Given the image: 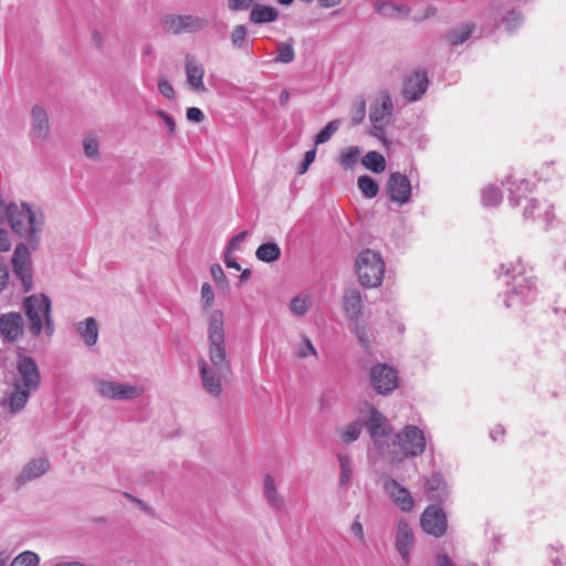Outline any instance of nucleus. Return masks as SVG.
I'll use <instances>...</instances> for the list:
<instances>
[{
	"instance_id": "f257e3e1",
	"label": "nucleus",
	"mask_w": 566,
	"mask_h": 566,
	"mask_svg": "<svg viewBox=\"0 0 566 566\" xmlns=\"http://www.w3.org/2000/svg\"><path fill=\"white\" fill-rule=\"evenodd\" d=\"M208 359H200L199 375L203 389L213 398L222 392V381L231 375V361L226 348L224 314L221 310L207 313Z\"/></svg>"
},
{
	"instance_id": "f03ea898",
	"label": "nucleus",
	"mask_w": 566,
	"mask_h": 566,
	"mask_svg": "<svg viewBox=\"0 0 566 566\" xmlns=\"http://www.w3.org/2000/svg\"><path fill=\"white\" fill-rule=\"evenodd\" d=\"M8 223L12 231L21 238H25L33 245L40 241L39 233L42 231L44 217L41 212L32 210L28 203H9L7 206Z\"/></svg>"
},
{
	"instance_id": "7ed1b4c3",
	"label": "nucleus",
	"mask_w": 566,
	"mask_h": 566,
	"mask_svg": "<svg viewBox=\"0 0 566 566\" xmlns=\"http://www.w3.org/2000/svg\"><path fill=\"white\" fill-rule=\"evenodd\" d=\"M387 459L391 464L400 463L405 458L421 455L426 450L424 433L417 426H405L394 438Z\"/></svg>"
},
{
	"instance_id": "20e7f679",
	"label": "nucleus",
	"mask_w": 566,
	"mask_h": 566,
	"mask_svg": "<svg viewBox=\"0 0 566 566\" xmlns=\"http://www.w3.org/2000/svg\"><path fill=\"white\" fill-rule=\"evenodd\" d=\"M505 276H511L506 282L507 291L504 295V305L507 308L520 307L533 298L535 281L532 275L522 271V265L505 269Z\"/></svg>"
},
{
	"instance_id": "39448f33",
	"label": "nucleus",
	"mask_w": 566,
	"mask_h": 566,
	"mask_svg": "<svg viewBox=\"0 0 566 566\" xmlns=\"http://www.w3.org/2000/svg\"><path fill=\"white\" fill-rule=\"evenodd\" d=\"M24 310L29 321V331L38 336L43 328L48 336L54 333V325L51 317V301L44 294L31 295L24 301Z\"/></svg>"
},
{
	"instance_id": "423d86ee",
	"label": "nucleus",
	"mask_w": 566,
	"mask_h": 566,
	"mask_svg": "<svg viewBox=\"0 0 566 566\" xmlns=\"http://www.w3.org/2000/svg\"><path fill=\"white\" fill-rule=\"evenodd\" d=\"M367 429L371 439L373 449L382 458L388 457L394 446L395 434L389 420L374 406H368Z\"/></svg>"
},
{
	"instance_id": "0eeeda50",
	"label": "nucleus",
	"mask_w": 566,
	"mask_h": 566,
	"mask_svg": "<svg viewBox=\"0 0 566 566\" xmlns=\"http://www.w3.org/2000/svg\"><path fill=\"white\" fill-rule=\"evenodd\" d=\"M356 272L364 287H377L384 280L385 262L379 253L369 249L363 250L356 260Z\"/></svg>"
},
{
	"instance_id": "6e6552de",
	"label": "nucleus",
	"mask_w": 566,
	"mask_h": 566,
	"mask_svg": "<svg viewBox=\"0 0 566 566\" xmlns=\"http://www.w3.org/2000/svg\"><path fill=\"white\" fill-rule=\"evenodd\" d=\"M92 382L98 396L111 400H132L140 397L144 392L140 386L118 382L101 377H94Z\"/></svg>"
},
{
	"instance_id": "1a4fd4ad",
	"label": "nucleus",
	"mask_w": 566,
	"mask_h": 566,
	"mask_svg": "<svg viewBox=\"0 0 566 566\" xmlns=\"http://www.w3.org/2000/svg\"><path fill=\"white\" fill-rule=\"evenodd\" d=\"M208 25V20L197 14H166L161 19L163 29L171 34L196 33Z\"/></svg>"
},
{
	"instance_id": "9d476101",
	"label": "nucleus",
	"mask_w": 566,
	"mask_h": 566,
	"mask_svg": "<svg viewBox=\"0 0 566 566\" xmlns=\"http://www.w3.org/2000/svg\"><path fill=\"white\" fill-rule=\"evenodd\" d=\"M41 375L35 360L30 356L20 355L12 385L33 392L39 389Z\"/></svg>"
},
{
	"instance_id": "9b49d317",
	"label": "nucleus",
	"mask_w": 566,
	"mask_h": 566,
	"mask_svg": "<svg viewBox=\"0 0 566 566\" xmlns=\"http://www.w3.org/2000/svg\"><path fill=\"white\" fill-rule=\"evenodd\" d=\"M12 265L15 276L22 283L23 291L30 292L33 286L32 263L30 251L24 243L17 244L12 255Z\"/></svg>"
},
{
	"instance_id": "f8f14e48",
	"label": "nucleus",
	"mask_w": 566,
	"mask_h": 566,
	"mask_svg": "<svg viewBox=\"0 0 566 566\" xmlns=\"http://www.w3.org/2000/svg\"><path fill=\"white\" fill-rule=\"evenodd\" d=\"M370 384L379 395H388L398 387L397 371L387 364H377L370 369Z\"/></svg>"
},
{
	"instance_id": "ddd939ff",
	"label": "nucleus",
	"mask_w": 566,
	"mask_h": 566,
	"mask_svg": "<svg viewBox=\"0 0 566 566\" xmlns=\"http://www.w3.org/2000/svg\"><path fill=\"white\" fill-rule=\"evenodd\" d=\"M411 189L409 178L400 172H392L386 184V192L389 199L399 206L410 200Z\"/></svg>"
},
{
	"instance_id": "4468645a",
	"label": "nucleus",
	"mask_w": 566,
	"mask_h": 566,
	"mask_svg": "<svg viewBox=\"0 0 566 566\" xmlns=\"http://www.w3.org/2000/svg\"><path fill=\"white\" fill-rule=\"evenodd\" d=\"M382 489L401 511H412L415 506V501L411 493L407 488L402 486L396 479L385 476L382 479Z\"/></svg>"
},
{
	"instance_id": "2eb2a0df",
	"label": "nucleus",
	"mask_w": 566,
	"mask_h": 566,
	"mask_svg": "<svg viewBox=\"0 0 566 566\" xmlns=\"http://www.w3.org/2000/svg\"><path fill=\"white\" fill-rule=\"evenodd\" d=\"M422 530L436 537H440L447 530V517L444 512L438 507H427L421 515Z\"/></svg>"
},
{
	"instance_id": "dca6fc26",
	"label": "nucleus",
	"mask_w": 566,
	"mask_h": 566,
	"mask_svg": "<svg viewBox=\"0 0 566 566\" xmlns=\"http://www.w3.org/2000/svg\"><path fill=\"white\" fill-rule=\"evenodd\" d=\"M524 200L525 206L523 214L525 220L532 219L534 221H542L544 229H548L554 219L552 206L547 201H538L533 198H524Z\"/></svg>"
},
{
	"instance_id": "f3484780",
	"label": "nucleus",
	"mask_w": 566,
	"mask_h": 566,
	"mask_svg": "<svg viewBox=\"0 0 566 566\" xmlns=\"http://www.w3.org/2000/svg\"><path fill=\"white\" fill-rule=\"evenodd\" d=\"M185 71L187 83L190 88L197 93H205L207 91V87L203 83L205 69L193 55H186Z\"/></svg>"
},
{
	"instance_id": "a211bd4d",
	"label": "nucleus",
	"mask_w": 566,
	"mask_h": 566,
	"mask_svg": "<svg viewBox=\"0 0 566 566\" xmlns=\"http://www.w3.org/2000/svg\"><path fill=\"white\" fill-rule=\"evenodd\" d=\"M428 76L424 71H416L411 73L403 85V96L409 102H416L427 92Z\"/></svg>"
},
{
	"instance_id": "6ab92c4d",
	"label": "nucleus",
	"mask_w": 566,
	"mask_h": 566,
	"mask_svg": "<svg viewBox=\"0 0 566 566\" xmlns=\"http://www.w3.org/2000/svg\"><path fill=\"white\" fill-rule=\"evenodd\" d=\"M24 322L21 314L11 312L0 316V333L10 342L17 340L22 336Z\"/></svg>"
},
{
	"instance_id": "aec40b11",
	"label": "nucleus",
	"mask_w": 566,
	"mask_h": 566,
	"mask_svg": "<svg viewBox=\"0 0 566 566\" xmlns=\"http://www.w3.org/2000/svg\"><path fill=\"white\" fill-rule=\"evenodd\" d=\"M31 394L32 392L25 389L12 385L11 390L4 395L0 405L2 409L10 415H18L24 409Z\"/></svg>"
},
{
	"instance_id": "412c9836",
	"label": "nucleus",
	"mask_w": 566,
	"mask_h": 566,
	"mask_svg": "<svg viewBox=\"0 0 566 566\" xmlns=\"http://www.w3.org/2000/svg\"><path fill=\"white\" fill-rule=\"evenodd\" d=\"M413 541V532L409 523L406 520L398 521L396 530V548L406 563L409 560Z\"/></svg>"
},
{
	"instance_id": "4be33fe9",
	"label": "nucleus",
	"mask_w": 566,
	"mask_h": 566,
	"mask_svg": "<svg viewBox=\"0 0 566 566\" xmlns=\"http://www.w3.org/2000/svg\"><path fill=\"white\" fill-rule=\"evenodd\" d=\"M50 469V462L46 458H38L29 461L15 479L17 484L23 485L27 482L35 480L45 474Z\"/></svg>"
},
{
	"instance_id": "5701e85b",
	"label": "nucleus",
	"mask_w": 566,
	"mask_h": 566,
	"mask_svg": "<svg viewBox=\"0 0 566 566\" xmlns=\"http://www.w3.org/2000/svg\"><path fill=\"white\" fill-rule=\"evenodd\" d=\"M50 133V123L46 111L39 106L34 105L31 108V134L33 138L43 140L49 136Z\"/></svg>"
},
{
	"instance_id": "b1692460",
	"label": "nucleus",
	"mask_w": 566,
	"mask_h": 566,
	"mask_svg": "<svg viewBox=\"0 0 566 566\" xmlns=\"http://www.w3.org/2000/svg\"><path fill=\"white\" fill-rule=\"evenodd\" d=\"M363 298L358 289H349L343 297V310L349 321L358 322L361 316Z\"/></svg>"
},
{
	"instance_id": "393cba45",
	"label": "nucleus",
	"mask_w": 566,
	"mask_h": 566,
	"mask_svg": "<svg viewBox=\"0 0 566 566\" xmlns=\"http://www.w3.org/2000/svg\"><path fill=\"white\" fill-rule=\"evenodd\" d=\"M394 105L389 94L384 93L370 108L371 123H389L392 116Z\"/></svg>"
},
{
	"instance_id": "a878e982",
	"label": "nucleus",
	"mask_w": 566,
	"mask_h": 566,
	"mask_svg": "<svg viewBox=\"0 0 566 566\" xmlns=\"http://www.w3.org/2000/svg\"><path fill=\"white\" fill-rule=\"evenodd\" d=\"M424 489L429 499L436 502H443L449 494L444 479L438 473H433L426 480Z\"/></svg>"
},
{
	"instance_id": "bb28decb",
	"label": "nucleus",
	"mask_w": 566,
	"mask_h": 566,
	"mask_svg": "<svg viewBox=\"0 0 566 566\" xmlns=\"http://www.w3.org/2000/svg\"><path fill=\"white\" fill-rule=\"evenodd\" d=\"M263 494L268 504L274 511H282L285 507L283 497L276 491L275 480L271 474H266L263 480Z\"/></svg>"
},
{
	"instance_id": "cd10ccee",
	"label": "nucleus",
	"mask_w": 566,
	"mask_h": 566,
	"mask_svg": "<svg viewBox=\"0 0 566 566\" xmlns=\"http://www.w3.org/2000/svg\"><path fill=\"white\" fill-rule=\"evenodd\" d=\"M75 328L87 346H94L97 343L98 327L94 317L76 323Z\"/></svg>"
},
{
	"instance_id": "c85d7f7f",
	"label": "nucleus",
	"mask_w": 566,
	"mask_h": 566,
	"mask_svg": "<svg viewBox=\"0 0 566 566\" xmlns=\"http://www.w3.org/2000/svg\"><path fill=\"white\" fill-rule=\"evenodd\" d=\"M279 11L274 7L254 4L250 11L249 19L254 24L273 22L277 19Z\"/></svg>"
},
{
	"instance_id": "c756f323",
	"label": "nucleus",
	"mask_w": 566,
	"mask_h": 566,
	"mask_svg": "<svg viewBox=\"0 0 566 566\" xmlns=\"http://www.w3.org/2000/svg\"><path fill=\"white\" fill-rule=\"evenodd\" d=\"M474 29L473 23H463L450 29L444 36L450 45L458 46L471 38Z\"/></svg>"
},
{
	"instance_id": "7c9ffc66",
	"label": "nucleus",
	"mask_w": 566,
	"mask_h": 566,
	"mask_svg": "<svg viewBox=\"0 0 566 566\" xmlns=\"http://www.w3.org/2000/svg\"><path fill=\"white\" fill-rule=\"evenodd\" d=\"M255 256L265 263L277 261L281 258V248L275 242L263 243L256 249Z\"/></svg>"
},
{
	"instance_id": "2f4dec72",
	"label": "nucleus",
	"mask_w": 566,
	"mask_h": 566,
	"mask_svg": "<svg viewBox=\"0 0 566 566\" xmlns=\"http://www.w3.org/2000/svg\"><path fill=\"white\" fill-rule=\"evenodd\" d=\"M364 167L375 174H380L386 169L385 157L378 151H368L361 159Z\"/></svg>"
},
{
	"instance_id": "473e14b6",
	"label": "nucleus",
	"mask_w": 566,
	"mask_h": 566,
	"mask_svg": "<svg viewBox=\"0 0 566 566\" xmlns=\"http://www.w3.org/2000/svg\"><path fill=\"white\" fill-rule=\"evenodd\" d=\"M363 426L364 421L361 419H356L340 428L339 434L343 442L348 444L356 441L361 433Z\"/></svg>"
},
{
	"instance_id": "72a5a7b5",
	"label": "nucleus",
	"mask_w": 566,
	"mask_h": 566,
	"mask_svg": "<svg viewBox=\"0 0 566 566\" xmlns=\"http://www.w3.org/2000/svg\"><path fill=\"white\" fill-rule=\"evenodd\" d=\"M340 469L339 485L345 486L349 483L353 474V460L349 454H338Z\"/></svg>"
},
{
	"instance_id": "f704fd0d",
	"label": "nucleus",
	"mask_w": 566,
	"mask_h": 566,
	"mask_svg": "<svg viewBox=\"0 0 566 566\" xmlns=\"http://www.w3.org/2000/svg\"><path fill=\"white\" fill-rule=\"evenodd\" d=\"M358 189L361 191L364 197L371 199L378 195L379 186L369 176H360L357 180Z\"/></svg>"
},
{
	"instance_id": "c9c22d12",
	"label": "nucleus",
	"mask_w": 566,
	"mask_h": 566,
	"mask_svg": "<svg viewBox=\"0 0 566 566\" xmlns=\"http://www.w3.org/2000/svg\"><path fill=\"white\" fill-rule=\"evenodd\" d=\"M361 150L357 146L348 147L340 153L339 164L344 169H350L358 161Z\"/></svg>"
},
{
	"instance_id": "e433bc0d",
	"label": "nucleus",
	"mask_w": 566,
	"mask_h": 566,
	"mask_svg": "<svg viewBox=\"0 0 566 566\" xmlns=\"http://www.w3.org/2000/svg\"><path fill=\"white\" fill-rule=\"evenodd\" d=\"M312 300L310 295H296L290 302V310L296 316H303L310 310Z\"/></svg>"
},
{
	"instance_id": "4c0bfd02",
	"label": "nucleus",
	"mask_w": 566,
	"mask_h": 566,
	"mask_svg": "<svg viewBox=\"0 0 566 566\" xmlns=\"http://www.w3.org/2000/svg\"><path fill=\"white\" fill-rule=\"evenodd\" d=\"M366 116V101L363 96H357L350 107L352 125L360 124Z\"/></svg>"
},
{
	"instance_id": "58836bf2",
	"label": "nucleus",
	"mask_w": 566,
	"mask_h": 566,
	"mask_svg": "<svg viewBox=\"0 0 566 566\" xmlns=\"http://www.w3.org/2000/svg\"><path fill=\"white\" fill-rule=\"evenodd\" d=\"M509 191L511 193L510 201L513 206H520L522 197L525 192L530 191V181L526 179H520L518 185L512 182Z\"/></svg>"
},
{
	"instance_id": "ea45409f",
	"label": "nucleus",
	"mask_w": 566,
	"mask_h": 566,
	"mask_svg": "<svg viewBox=\"0 0 566 566\" xmlns=\"http://www.w3.org/2000/svg\"><path fill=\"white\" fill-rule=\"evenodd\" d=\"M502 201L501 190L495 186H488L482 191V203L485 207H495Z\"/></svg>"
},
{
	"instance_id": "a19ab883",
	"label": "nucleus",
	"mask_w": 566,
	"mask_h": 566,
	"mask_svg": "<svg viewBox=\"0 0 566 566\" xmlns=\"http://www.w3.org/2000/svg\"><path fill=\"white\" fill-rule=\"evenodd\" d=\"M40 557L32 551H24L17 555L10 566H39Z\"/></svg>"
},
{
	"instance_id": "79ce46f5",
	"label": "nucleus",
	"mask_w": 566,
	"mask_h": 566,
	"mask_svg": "<svg viewBox=\"0 0 566 566\" xmlns=\"http://www.w3.org/2000/svg\"><path fill=\"white\" fill-rule=\"evenodd\" d=\"M342 124L340 119L331 120L315 137L316 144H324L338 130Z\"/></svg>"
},
{
	"instance_id": "37998d69",
	"label": "nucleus",
	"mask_w": 566,
	"mask_h": 566,
	"mask_svg": "<svg viewBox=\"0 0 566 566\" xmlns=\"http://www.w3.org/2000/svg\"><path fill=\"white\" fill-rule=\"evenodd\" d=\"M295 59V51L291 43H280L279 54L275 57V62L291 63Z\"/></svg>"
},
{
	"instance_id": "c03bdc74",
	"label": "nucleus",
	"mask_w": 566,
	"mask_h": 566,
	"mask_svg": "<svg viewBox=\"0 0 566 566\" xmlns=\"http://www.w3.org/2000/svg\"><path fill=\"white\" fill-rule=\"evenodd\" d=\"M317 356V350L315 349L313 343L311 342V339L303 335L302 336V343L300 344V346L297 347L296 349V356L300 357V358H305L307 356Z\"/></svg>"
},
{
	"instance_id": "a18cd8bd",
	"label": "nucleus",
	"mask_w": 566,
	"mask_h": 566,
	"mask_svg": "<svg viewBox=\"0 0 566 566\" xmlns=\"http://www.w3.org/2000/svg\"><path fill=\"white\" fill-rule=\"evenodd\" d=\"M247 39V28L242 24L235 25L231 33V43L235 48H243Z\"/></svg>"
},
{
	"instance_id": "49530a36",
	"label": "nucleus",
	"mask_w": 566,
	"mask_h": 566,
	"mask_svg": "<svg viewBox=\"0 0 566 566\" xmlns=\"http://www.w3.org/2000/svg\"><path fill=\"white\" fill-rule=\"evenodd\" d=\"M84 153L87 157L95 158L98 156V140L93 135H87L83 143Z\"/></svg>"
},
{
	"instance_id": "de8ad7c7",
	"label": "nucleus",
	"mask_w": 566,
	"mask_h": 566,
	"mask_svg": "<svg viewBox=\"0 0 566 566\" xmlns=\"http://www.w3.org/2000/svg\"><path fill=\"white\" fill-rule=\"evenodd\" d=\"M503 21L506 24V29L513 31L521 24L522 18L517 11L512 10L506 13Z\"/></svg>"
},
{
	"instance_id": "09e8293b",
	"label": "nucleus",
	"mask_w": 566,
	"mask_h": 566,
	"mask_svg": "<svg viewBox=\"0 0 566 566\" xmlns=\"http://www.w3.org/2000/svg\"><path fill=\"white\" fill-rule=\"evenodd\" d=\"M350 533L357 538L360 544L366 543L364 526L359 521V516H356L350 525Z\"/></svg>"
},
{
	"instance_id": "8fccbe9b",
	"label": "nucleus",
	"mask_w": 566,
	"mask_h": 566,
	"mask_svg": "<svg viewBox=\"0 0 566 566\" xmlns=\"http://www.w3.org/2000/svg\"><path fill=\"white\" fill-rule=\"evenodd\" d=\"M201 298H202L205 308H209L212 305L213 300H214V294H213L212 287L209 283H203L201 285Z\"/></svg>"
},
{
	"instance_id": "3c124183",
	"label": "nucleus",
	"mask_w": 566,
	"mask_h": 566,
	"mask_svg": "<svg viewBox=\"0 0 566 566\" xmlns=\"http://www.w3.org/2000/svg\"><path fill=\"white\" fill-rule=\"evenodd\" d=\"M159 92L168 99L175 98V91L170 82L166 77H160L158 81Z\"/></svg>"
},
{
	"instance_id": "603ef678",
	"label": "nucleus",
	"mask_w": 566,
	"mask_h": 566,
	"mask_svg": "<svg viewBox=\"0 0 566 566\" xmlns=\"http://www.w3.org/2000/svg\"><path fill=\"white\" fill-rule=\"evenodd\" d=\"M258 0H228V8L231 11L248 10L250 7L255 4Z\"/></svg>"
},
{
	"instance_id": "864d4df0",
	"label": "nucleus",
	"mask_w": 566,
	"mask_h": 566,
	"mask_svg": "<svg viewBox=\"0 0 566 566\" xmlns=\"http://www.w3.org/2000/svg\"><path fill=\"white\" fill-rule=\"evenodd\" d=\"M156 115L164 120L168 134L174 136L176 134V124L174 118L161 109L156 111Z\"/></svg>"
},
{
	"instance_id": "5fc2aeb1",
	"label": "nucleus",
	"mask_w": 566,
	"mask_h": 566,
	"mask_svg": "<svg viewBox=\"0 0 566 566\" xmlns=\"http://www.w3.org/2000/svg\"><path fill=\"white\" fill-rule=\"evenodd\" d=\"M562 546H549L547 554L553 566H562L564 564L563 556L559 554Z\"/></svg>"
},
{
	"instance_id": "6e6d98bb",
	"label": "nucleus",
	"mask_w": 566,
	"mask_h": 566,
	"mask_svg": "<svg viewBox=\"0 0 566 566\" xmlns=\"http://www.w3.org/2000/svg\"><path fill=\"white\" fill-rule=\"evenodd\" d=\"M355 323L356 324H355L354 333L357 336L359 344L364 348L367 349L369 347V339H368L367 331L364 326H360L357 322H355Z\"/></svg>"
},
{
	"instance_id": "4d7b16f0",
	"label": "nucleus",
	"mask_w": 566,
	"mask_h": 566,
	"mask_svg": "<svg viewBox=\"0 0 566 566\" xmlns=\"http://www.w3.org/2000/svg\"><path fill=\"white\" fill-rule=\"evenodd\" d=\"M247 235H248L247 231H242V232L238 233L237 235H234L229 241L227 250H229V251H238V250H240V248H241L240 245L245 240Z\"/></svg>"
},
{
	"instance_id": "13d9d810",
	"label": "nucleus",
	"mask_w": 566,
	"mask_h": 566,
	"mask_svg": "<svg viewBox=\"0 0 566 566\" xmlns=\"http://www.w3.org/2000/svg\"><path fill=\"white\" fill-rule=\"evenodd\" d=\"M315 156H316V150L315 149H311V150H307L305 153V156H304V159L298 168V172L300 174H304L306 172V170L308 169L310 165L315 160Z\"/></svg>"
},
{
	"instance_id": "bf43d9fd",
	"label": "nucleus",
	"mask_w": 566,
	"mask_h": 566,
	"mask_svg": "<svg viewBox=\"0 0 566 566\" xmlns=\"http://www.w3.org/2000/svg\"><path fill=\"white\" fill-rule=\"evenodd\" d=\"M187 119L195 123H201L205 118L202 111L198 107H189L186 112Z\"/></svg>"
},
{
	"instance_id": "052dcab7",
	"label": "nucleus",
	"mask_w": 566,
	"mask_h": 566,
	"mask_svg": "<svg viewBox=\"0 0 566 566\" xmlns=\"http://www.w3.org/2000/svg\"><path fill=\"white\" fill-rule=\"evenodd\" d=\"M11 245L10 233L6 229L0 228V251L7 252L11 249Z\"/></svg>"
},
{
	"instance_id": "680f3d73",
	"label": "nucleus",
	"mask_w": 566,
	"mask_h": 566,
	"mask_svg": "<svg viewBox=\"0 0 566 566\" xmlns=\"http://www.w3.org/2000/svg\"><path fill=\"white\" fill-rule=\"evenodd\" d=\"M373 127L370 129V135L384 140L385 139V127L387 123H371Z\"/></svg>"
},
{
	"instance_id": "e2e57ef3",
	"label": "nucleus",
	"mask_w": 566,
	"mask_h": 566,
	"mask_svg": "<svg viewBox=\"0 0 566 566\" xmlns=\"http://www.w3.org/2000/svg\"><path fill=\"white\" fill-rule=\"evenodd\" d=\"M9 279L10 274L8 266L0 262V293L7 287Z\"/></svg>"
},
{
	"instance_id": "0e129e2a",
	"label": "nucleus",
	"mask_w": 566,
	"mask_h": 566,
	"mask_svg": "<svg viewBox=\"0 0 566 566\" xmlns=\"http://www.w3.org/2000/svg\"><path fill=\"white\" fill-rule=\"evenodd\" d=\"M211 275L217 284H220L226 281V275L222 268L219 264H213L211 266Z\"/></svg>"
},
{
	"instance_id": "69168bd1",
	"label": "nucleus",
	"mask_w": 566,
	"mask_h": 566,
	"mask_svg": "<svg viewBox=\"0 0 566 566\" xmlns=\"http://www.w3.org/2000/svg\"><path fill=\"white\" fill-rule=\"evenodd\" d=\"M232 252L233 251L226 250L224 263L230 269L240 270L241 269L240 264L238 263V261L234 258L231 256Z\"/></svg>"
},
{
	"instance_id": "338daca9",
	"label": "nucleus",
	"mask_w": 566,
	"mask_h": 566,
	"mask_svg": "<svg viewBox=\"0 0 566 566\" xmlns=\"http://www.w3.org/2000/svg\"><path fill=\"white\" fill-rule=\"evenodd\" d=\"M124 496L126 499H128L129 501H132L133 503L137 504L143 511L145 512H150V507L148 504H146L143 500L140 499H137L136 496L125 492L124 493Z\"/></svg>"
},
{
	"instance_id": "774afa93",
	"label": "nucleus",
	"mask_w": 566,
	"mask_h": 566,
	"mask_svg": "<svg viewBox=\"0 0 566 566\" xmlns=\"http://www.w3.org/2000/svg\"><path fill=\"white\" fill-rule=\"evenodd\" d=\"M438 566H455L454 563L446 554H439L437 556Z\"/></svg>"
}]
</instances>
